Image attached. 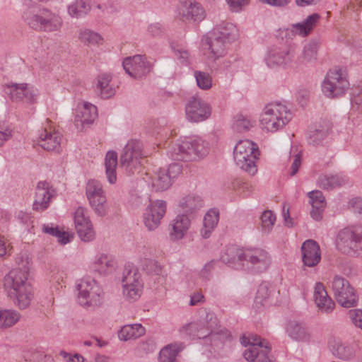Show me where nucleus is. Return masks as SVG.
I'll use <instances>...</instances> for the list:
<instances>
[{"label":"nucleus","instance_id":"f257e3e1","mask_svg":"<svg viewBox=\"0 0 362 362\" xmlns=\"http://www.w3.org/2000/svg\"><path fill=\"white\" fill-rule=\"evenodd\" d=\"M26 268L13 269L4 278V286L8 296L20 309L27 308L34 296L33 288Z\"/></svg>","mask_w":362,"mask_h":362},{"label":"nucleus","instance_id":"f03ea898","mask_svg":"<svg viewBox=\"0 0 362 362\" xmlns=\"http://www.w3.org/2000/svg\"><path fill=\"white\" fill-rule=\"evenodd\" d=\"M22 18L29 28L40 32L59 31L63 25L62 17L47 8H28L23 11Z\"/></svg>","mask_w":362,"mask_h":362},{"label":"nucleus","instance_id":"7ed1b4c3","mask_svg":"<svg viewBox=\"0 0 362 362\" xmlns=\"http://www.w3.org/2000/svg\"><path fill=\"white\" fill-rule=\"evenodd\" d=\"M209 143L200 137L185 138L175 144L168 152L173 160L192 161L209 153Z\"/></svg>","mask_w":362,"mask_h":362},{"label":"nucleus","instance_id":"20e7f679","mask_svg":"<svg viewBox=\"0 0 362 362\" xmlns=\"http://www.w3.org/2000/svg\"><path fill=\"white\" fill-rule=\"evenodd\" d=\"M236 37V28L228 23L225 27L216 28L205 35L202 40V45L204 49L210 51L209 57L216 60L225 54L227 45L234 41Z\"/></svg>","mask_w":362,"mask_h":362},{"label":"nucleus","instance_id":"39448f33","mask_svg":"<svg viewBox=\"0 0 362 362\" xmlns=\"http://www.w3.org/2000/svg\"><path fill=\"white\" fill-rule=\"evenodd\" d=\"M259 156L257 144L249 139L239 141L234 147L233 158L236 165L251 175L257 171L256 161Z\"/></svg>","mask_w":362,"mask_h":362},{"label":"nucleus","instance_id":"423d86ee","mask_svg":"<svg viewBox=\"0 0 362 362\" xmlns=\"http://www.w3.org/2000/svg\"><path fill=\"white\" fill-rule=\"evenodd\" d=\"M291 119V112L288 107L279 102L267 105L261 115L262 128L275 132L283 128Z\"/></svg>","mask_w":362,"mask_h":362},{"label":"nucleus","instance_id":"0eeeda50","mask_svg":"<svg viewBox=\"0 0 362 362\" xmlns=\"http://www.w3.org/2000/svg\"><path fill=\"white\" fill-rule=\"evenodd\" d=\"M241 344L247 347L243 356L250 362H274L273 356L270 354L271 348L268 342L258 336L241 338Z\"/></svg>","mask_w":362,"mask_h":362},{"label":"nucleus","instance_id":"6e6552de","mask_svg":"<svg viewBox=\"0 0 362 362\" xmlns=\"http://www.w3.org/2000/svg\"><path fill=\"white\" fill-rule=\"evenodd\" d=\"M242 269L252 273H262L267 270L271 264V257L264 249L260 247H244Z\"/></svg>","mask_w":362,"mask_h":362},{"label":"nucleus","instance_id":"1a4fd4ad","mask_svg":"<svg viewBox=\"0 0 362 362\" xmlns=\"http://www.w3.org/2000/svg\"><path fill=\"white\" fill-rule=\"evenodd\" d=\"M78 302L83 307H96L102 302V289L97 282L90 278L81 279L76 284Z\"/></svg>","mask_w":362,"mask_h":362},{"label":"nucleus","instance_id":"9d476101","mask_svg":"<svg viewBox=\"0 0 362 362\" xmlns=\"http://www.w3.org/2000/svg\"><path fill=\"white\" fill-rule=\"evenodd\" d=\"M123 296L129 301L137 300L141 295L143 284L138 269L132 264H126L122 275Z\"/></svg>","mask_w":362,"mask_h":362},{"label":"nucleus","instance_id":"9b49d317","mask_svg":"<svg viewBox=\"0 0 362 362\" xmlns=\"http://www.w3.org/2000/svg\"><path fill=\"white\" fill-rule=\"evenodd\" d=\"M349 86L347 78L343 76L340 69H330L322 84L324 95L329 98L344 95Z\"/></svg>","mask_w":362,"mask_h":362},{"label":"nucleus","instance_id":"f8f14e48","mask_svg":"<svg viewBox=\"0 0 362 362\" xmlns=\"http://www.w3.org/2000/svg\"><path fill=\"white\" fill-rule=\"evenodd\" d=\"M332 288L337 301L344 308L354 307L358 296L349 281L341 276H335L332 281Z\"/></svg>","mask_w":362,"mask_h":362},{"label":"nucleus","instance_id":"ddd939ff","mask_svg":"<svg viewBox=\"0 0 362 362\" xmlns=\"http://www.w3.org/2000/svg\"><path fill=\"white\" fill-rule=\"evenodd\" d=\"M142 144L136 139L129 140L120 155V165L129 174H133L140 166L142 158Z\"/></svg>","mask_w":362,"mask_h":362},{"label":"nucleus","instance_id":"4468645a","mask_svg":"<svg viewBox=\"0 0 362 362\" xmlns=\"http://www.w3.org/2000/svg\"><path fill=\"white\" fill-rule=\"evenodd\" d=\"M86 195L95 213L100 216H104L107 214V198L102 184L98 180H89L86 186Z\"/></svg>","mask_w":362,"mask_h":362},{"label":"nucleus","instance_id":"2eb2a0df","mask_svg":"<svg viewBox=\"0 0 362 362\" xmlns=\"http://www.w3.org/2000/svg\"><path fill=\"white\" fill-rule=\"evenodd\" d=\"M336 245L342 253L351 255L362 252V231L351 230L345 228L338 233Z\"/></svg>","mask_w":362,"mask_h":362},{"label":"nucleus","instance_id":"dca6fc26","mask_svg":"<svg viewBox=\"0 0 362 362\" xmlns=\"http://www.w3.org/2000/svg\"><path fill=\"white\" fill-rule=\"evenodd\" d=\"M269 67L296 68L295 52L288 47H274L270 48L265 57Z\"/></svg>","mask_w":362,"mask_h":362},{"label":"nucleus","instance_id":"f3484780","mask_svg":"<svg viewBox=\"0 0 362 362\" xmlns=\"http://www.w3.org/2000/svg\"><path fill=\"white\" fill-rule=\"evenodd\" d=\"M50 121L47 119L43 127L39 131L35 144L47 151H55L59 153L62 142V135L59 132L53 131L49 126Z\"/></svg>","mask_w":362,"mask_h":362},{"label":"nucleus","instance_id":"a211bd4d","mask_svg":"<svg viewBox=\"0 0 362 362\" xmlns=\"http://www.w3.org/2000/svg\"><path fill=\"white\" fill-rule=\"evenodd\" d=\"M186 118L191 122H200L209 119L211 107L200 97L191 98L185 106Z\"/></svg>","mask_w":362,"mask_h":362},{"label":"nucleus","instance_id":"6ab92c4d","mask_svg":"<svg viewBox=\"0 0 362 362\" xmlns=\"http://www.w3.org/2000/svg\"><path fill=\"white\" fill-rule=\"evenodd\" d=\"M122 66L126 73L136 79L147 76L152 69V64L147 60L146 55L142 54L126 57Z\"/></svg>","mask_w":362,"mask_h":362},{"label":"nucleus","instance_id":"aec40b11","mask_svg":"<svg viewBox=\"0 0 362 362\" xmlns=\"http://www.w3.org/2000/svg\"><path fill=\"white\" fill-rule=\"evenodd\" d=\"M74 221L76 233L82 241L90 242L94 240L95 233L86 208L78 206L74 212Z\"/></svg>","mask_w":362,"mask_h":362},{"label":"nucleus","instance_id":"412c9836","mask_svg":"<svg viewBox=\"0 0 362 362\" xmlns=\"http://www.w3.org/2000/svg\"><path fill=\"white\" fill-rule=\"evenodd\" d=\"M166 212V202L156 200L151 202L144 213V223L149 231L154 230L160 224Z\"/></svg>","mask_w":362,"mask_h":362},{"label":"nucleus","instance_id":"4be33fe9","mask_svg":"<svg viewBox=\"0 0 362 362\" xmlns=\"http://www.w3.org/2000/svg\"><path fill=\"white\" fill-rule=\"evenodd\" d=\"M56 196L55 189L47 181H40L36 186L33 209L37 212L46 210L51 200Z\"/></svg>","mask_w":362,"mask_h":362},{"label":"nucleus","instance_id":"5701e85b","mask_svg":"<svg viewBox=\"0 0 362 362\" xmlns=\"http://www.w3.org/2000/svg\"><path fill=\"white\" fill-rule=\"evenodd\" d=\"M6 93L13 102L33 103L37 95V90L28 83H8L6 86Z\"/></svg>","mask_w":362,"mask_h":362},{"label":"nucleus","instance_id":"b1692460","mask_svg":"<svg viewBox=\"0 0 362 362\" xmlns=\"http://www.w3.org/2000/svg\"><path fill=\"white\" fill-rule=\"evenodd\" d=\"M181 19L185 22L199 23L206 17V11L202 4L195 0L185 2L180 13Z\"/></svg>","mask_w":362,"mask_h":362},{"label":"nucleus","instance_id":"393cba45","mask_svg":"<svg viewBox=\"0 0 362 362\" xmlns=\"http://www.w3.org/2000/svg\"><path fill=\"white\" fill-rule=\"evenodd\" d=\"M302 260L305 266L313 267L321 259L320 246L313 240H305L301 246Z\"/></svg>","mask_w":362,"mask_h":362},{"label":"nucleus","instance_id":"a878e982","mask_svg":"<svg viewBox=\"0 0 362 362\" xmlns=\"http://www.w3.org/2000/svg\"><path fill=\"white\" fill-rule=\"evenodd\" d=\"M348 182V177L341 173H325L319 176L317 185L325 190H332L342 187Z\"/></svg>","mask_w":362,"mask_h":362},{"label":"nucleus","instance_id":"bb28decb","mask_svg":"<svg viewBox=\"0 0 362 362\" xmlns=\"http://www.w3.org/2000/svg\"><path fill=\"white\" fill-rule=\"evenodd\" d=\"M328 345L332 354L341 360L347 361L355 355L354 349L348 344L343 343L339 339L330 336L328 339Z\"/></svg>","mask_w":362,"mask_h":362},{"label":"nucleus","instance_id":"cd10ccee","mask_svg":"<svg viewBox=\"0 0 362 362\" xmlns=\"http://www.w3.org/2000/svg\"><path fill=\"white\" fill-rule=\"evenodd\" d=\"M75 122L82 126L91 124L97 117V107L88 103H80L74 112Z\"/></svg>","mask_w":362,"mask_h":362},{"label":"nucleus","instance_id":"c85d7f7f","mask_svg":"<svg viewBox=\"0 0 362 362\" xmlns=\"http://www.w3.org/2000/svg\"><path fill=\"white\" fill-rule=\"evenodd\" d=\"M314 299L317 306L322 312L328 313L334 308V303L329 297L324 285L320 282L315 284Z\"/></svg>","mask_w":362,"mask_h":362},{"label":"nucleus","instance_id":"c756f323","mask_svg":"<svg viewBox=\"0 0 362 362\" xmlns=\"http://www.w3.org/2000/svg\"><path fill=\"white\" fill-rule=\"evenodd\" d=\"M244 247H239L236 245L226 247L221 256V260L236 269H242L243 255Z\"/></svg>","mask_w":362,"mask_h":362},{"label":"nucleus","instance_id":"7c9ffc66","mask_svg":"<svg viewBox=\"0 0 362 362\" xmlns=\"http://www.w3.org/2000/svg\"><path fill=\"white\" fill-rule=\"evenodd\" d=\"M172 230L170 235L172 240H178L184 238L190 226V219L183 214L177 215L170 223Z\"/></svg>","mask_w":362,"mask_h":362},{"label":"nucleus","instance_id":"2f4dec72","mask_svg":"<svg viewBox=\"0 0 362 362\" xmlns=\"http://www.w3.org/2000/svg\"><path fill=\"white\" fill-rule=\"evenodd\" d=\"M320 18L318 13L308 16L303 22L291 25V32L301 37H305L316 26Z\"/></svg>","mask_w":362,"mask_h":362},{"label":"nucleus","instance_id":"473e14b6","mask_svg":"<svg viewBox=\"0 0 362 362\" xmlns=\"http://www.w3.org/2000/svg\"><path fill=\"white\" fill-rule=\"evenodd\" d=\"M319 45L316 40H312L305 44L300 55L295 58L296 68L316 60Z\"/></svg>","mask_w":362,"mask_h":362},{"label":"nucleus","instance_id":"72a5a7b5","mask_svg":"<svg viewBox=\"0 0 362 362\" xmlns=\"http://www.w3.org/2000/svg\"><path fill=\"white\" fill-rule=\"evenodd\" d=\"M219 221V211L216 209H209L203 220V227L201 235L204 238H208L216 227Z\"/></svg>","mask_w":362,"mask_h":362},{"label":"nucleus","instance_id":"f704fd0d","mask_svg":"<svg viewBox=\"0 0 362 362\" xmlns=\"http://www.w3.org/2000/svg\"><path fill=\"white\" fill-rule=\"evenodd\" d=\"M286 332L292 339L303 341L310 339V333L306 326L297 321H290L286 325Z\"/></svg>","mask_w":362,"mask_h":362},{"label":"nucleus","instance_id":"c9c22d12","mask_svg":"<svg viewBox=\"0 0 362 362\" xmlns=\"http://www.w3.org/2000/svg\"><path fill=\"white\" fill-rule=\"evenodd\" d=\"M145 334V328L141 324L126 325L118 332L121 341L137 339Z\"/></svg>","mask_w":362,"mask_h":362},{"label":"nucleus","instance_id":"e433bc0d","mask_svg":"<svg viewBox=\"0 0 362 362\" xmlns=\"http://www.w3.org/2000/svg\"><path fill=\"white\" fill-rule=\"evenodd\" d=\"M105 174L108 182L115 184L117 181V153L109 151L105 158Z\"/></svg>","mask_w":362,"mask_h":362},{"label":"nucleus","instance_id":"4c0bfd02","mask_svg":"<svg viewBox=\"0 0 362 362\" xmlns=\"http://www.w3.org/2000/svg\"><path fill=\"white\" fill-rule=\"evenodd\" d=\"M179 206L185 213L194 214L202 207L203 200L199 196L189 194L180 201Z\"/></svg>","mask_w":362,"mask_h":362},{"label":"nucleus","instance_id":"58836bf2","mask_svg":"<svg viewBox=\"0 0 362 362\" xmlns=\"http://www.w3.org/2000/svg\"><path fill=\"white\" fill-rule=\"evenodd\" d=\"M111 79V76L107 74L99 75L97 78L96 90L102 98L107 99L115 93V89L110 85Z\"/></svg>","mask_w":362,"mask_h":362},{"label":"nucleus","instance_id":"ea45409f","mask_svg":"<svg viewBox=\"0 0 362 362\" xmlns=\"http://www.w3.org/2000/svg\"><path fill=\"white\" fill-rule=\"evenodd\" d=\"M184 349L182 343H174L164 346L159 352V362H174L179 352Z\"/></svg>","mask_w":362,"mask_h":362},{"label":"nucleus","instance_id":"a19ab883","mask_svg":"<svg viewBox=\"0 0 362 362\" xmlns=\"http://www.w3.org/2000/svg\"><path fill=\"white\" fill-rule=\"evenodd\" d=\"M95 268L99 273L106 274L112 272L116 266L114 258L108 255L100 254L97 256L95 262Z\"/></svg>","mask_w":362,"mask_h":362},{"label":"nucleus","instance_id":"79ce46f5","mask_svg":"<svg viewBox=\"0 0 362 362\" xmlns=\"http://www.w3.org/2000/svg\"><path fill=\"white\" fill-rule=\"evenodd\" d=\"M67 10L72 18H82L90 11V5L88 0H75L68 6Z\"/></svg>","mask_w":362,"mask_h":362},{"label":"nucleus","instance_id":"37998d69","mask_svg":"<svg viewBox=\"0 0 362 362\" xmlns=\"http://www.w3.org/2000/svg\"><path fill=\"white\" fill-rule=\"evenodd\" d=\"M20 318V313L14 310H0V328L11 327L18 322Z\"/></svg>","mask_w":362,"mask_h":362},{"label":"nucleus","instance_id":"c03bdc74","mask_svg":"<svg viewBox=\"0 0 362 362\" xmlns=\"http://www.w3.org/2000/svg\"><path fill=\"white\" fill-rule=\"evenodd\" d=\"M170 175L165 172V170H160L156 177L153 180L152 187L156 191H164L168 189L172 184Z\"/></svg>","mask_w":362,"mask_h":362},{"label":"nucleus","instance_id":"a18cd8bd","mask_svg":"<svg viewBox=\"0 0 362 362\" xmlns=\"http://www.w3.org/2000/svg\"><path fill=\"white\" fill-rule=\"evenodd\" d=\"M270 294L271 292L266 284L259 285L255 298L253 308L260 310L262 307L266 306Z\"/></svg>","mask_w":362,"mask_h":362},{"label":"nucleus","instance_id":"49530a36","mask_svg":"<svg viewBox=\"0 0 362 362\" xmlns=\"http://www.w3.org/2000/svg\"><path fill=\"white\" fill-rule=\"evenodd\" d=\"M42 231L45 233L56 237L58 240V242L62 245H65L70 241V238L68 233L59 230L57 226L54 227L52 224L43 225Z\"/></svg>","mask_w":362,"mask_h":362},{"label":"nucleus","instance_id":"de8ad7c7","mask_svg":"<svg viewBox=\"0 0 362 362\" xmlns=\"http://www.w3.org/2000/svg\"><path fill=\"white\" fill-rule=\"evenodd\" d=\"M255 124V121L251 119L249 117L243 115H238L234 119L233 128L239 132L248 131Z\"/></svg>","mask_w":362,"mask_h":362},{"label":"nucleus","instance_id":"09e8293b","mask_svg":"<svg viewBox=\"0 0 362 362\" xmlns=\"http://www.w3.org/2000/svg\"><path fill=\"white\" fill-rule=\"evenodd\" d=\"M170 47L175 57L179 60L180 64L184 65L189 64V52L183 45L173 42L170 43Z\"/></svg>","mask_w":362,"mask_h":362},{"label":"nucleus","instance_id":"8fccbe9b","mask_svg":"<svg viewBox=\"0 0 362 362\" xmlns=\"http://www.w3.org/2000/svg\"><path fill=\"white\" fill-rule=\"evenodd\" d=\"M79 40L87 45H95L98 44L101 40V36L89 29L81 30L78 34Z\"/></svg>","mask_w":362,"mask_h":362},{"label":"nucleus","instance_id":"3c124183","mask_svg":"<svg viewBox=\"0 0 362 362\" xmlns=\"http://www.w3.org/2000/svg\"><path fill=\"white\" fill-rule=\"evenodd\" d=\"M206 322L204 324L198 332H196V339H204L210 335L214 329L216 327V318L213 315H206Z\"/></svg>","mask_w":362,"mask_h":362},{"label":"nucleus","instance_id":"603ef678","mask_svg":"<svg viewBox=\"0 0 362 362\" xmlns=\"http://www.w3.org/2000/svg\"><path fill=\"white\" fill-rule=\"evenodd\" d=\"M141 266L148 274L154 275L162 274L163 268L155 259L144 258L141 260Z\"/></svg>","mask_w":362,"mask_h":362},{"label":"nucleus","instance_id":"864d4df0","mask_svg":"<svg viewBox=\"0 0 362 362\" xmlns=\"http://www.w3.org/2000/svg\"><path fill=\"white\" fill-rule=\"evenodd\" d=\"M195 77L198 87L202 90H209L212 87V78L209 73L194 71Z\"/></svg>","mask_w":362,"mask_h":362},{"label":"nucleus","instance_id":"5fc2aeb1","mask_svg":"<svg viewBox=\"0 0 362 362\" xmlns=\"http://www.w3.org/2000/svg\"><path fill=\"white\" fill-rule=\"evenodd\" d=\"M328 135L327 129H315L310 131L308 136V143L313 146L319 145Z\"/></svg>","mask_w":362,"mask_h":362},{"label":"nucleus","instance_id":"6e6d98bb","mask_svg":"<svg viewBox=\"0 0 362 362\" xmlns=\"http://www.w3.org/2000/svg\"><path fill=\"white\" fill-rule=\"evenodd\" d=\"M262 227L264 233H269L276 221V216L272 211H265L261 216Z\"/></svg>","mask_w":362,"mask_h":362},{"label":"nucleus","instance_id":"4d7b16f0","mask_svg":"<svg viewBox=\"0 0 362 362\" xmlns=\"http://www.w3.org/2000/svg\"><path fill=\"white\" fill-rule=\"evenodd\" d=\"M206 319L205 320H200L199 322H194L188 324L184 327L181 332L182 334L189 335L192 339H196V332H198L199 329L202 328L206 324Z\"/></svg>","mask_w":362,"mask_h":362},{"label":"nucleus","instance_id":"13d9d810","mask_svg":"<svg viewBox=\"0 0 362 362\" xmlns=\"http://www.w3.org/2000/svg\"><path fill=\"white\" fill-rule=\"evenodd\" d=\"M12 129L5 122H0V146L12 137Z\"/></svg>","mask_w":362,"mask_h":362},{"label":"nucleus","instance_id":"bf43d9fd","mask_svg":"<svg viewBox=\"0 0 362 362\" xmlns=\"http://www.w3.org/2000/svg\"><path fill=\"white\" fill-rule=\"evenodd\" d=\"M310 204L326 206L325 198L320 190H313L308 193Z\"/></svg>","mask_w":362,"mask_h":362},{"label":"nucleus","instance_id":"052dcab7","mask_svg":"<svg viewBox=\"0 0 362 362\" xmlns=\"http://www.w3.org/2000/svg\"><path fill=\"white\" fill-rule=\"evenodd\" d=\"M349 316L352 322L362 330V310H351L349 312Z\"/></svg>","mask_w":362,"mask_h":362},{"label":"nucleus","instance_id":"680f3d73","mask_svg":"<svg viewBox=\"0 0 362 362\" xmlns=\"http://www.w3.org/2000/svg\"><path fill=\"white\" fill-rule=\"evenodd\" d=\"M228 5L233 11L238 12L248 4L247 0H226Z\"/></svg>","mask_w":362,"mask_h":362},{"label":"nucleus","instance_id":"e2e57ef3","mask_svg":"<svg viewBox=\"0 0 362 362\" xmlns=\"http://www.w3.org/2000/svg\"><path fill=\"white\" fill-rule=\"evenodd\" d=\"M168 175H170V180L173 181V179L177 177L182 172V166L179 163H172L169 165L168 170H165Z\"/></svg>","mask_w":362,"mask_h":362},{"label":"nucleus","instance_id":"0e129e2a","mask_svg":"<svg viewBox=\"0 0 362 362\" xmlns=\"http://www.w3.org/2000/svg\"><path fill=\"white\" fill-rule=\"evenodd\" d=\"M312 209L310 210V216L311 217L318 221L322 218L323 211L325 210V206L321 205H315L311 204Z\"/></svg>","mask_w":362,"mask_h":362},{"label":"nucleus","instance_id":"69168bd1","mask_svg":"<svg viewBox=\"0 0 362 362\" xmlns=\"http://www.w3.org/2000/svg\"><path fill=\"white\" fill-rule=\"evenodd\" d=\"M60 356L63 357L66 362H83V357L78 354L71 355V354L66 353L64 351L60 352Z\"/></svg>","mask_w":362,"mask_h":362},{"label":"nucleus","instance_id":"338daca9","mask_svg":"<svg viewBox=\"0 0 362 362\" xmlns=\"http://www.w3.org/2000/svg\"><path fill=\"white\" fill-rule=\"evenodd\" d=\"M350 204L354 212L362 216V197L352 199Z\"/></svg>","mask_w":362,"mask_h":362},{"label":"nucleus","instance_id":"774afa93","mask_svg":"<svg viewBox=\"0 0 362 362\" xmlns=\"http://www.w3.org/2000/svg\"><path fill=\"white\" fill-rule=\"evenodd\" d=\"M30 360L32 362H52V361L50 356H47L40 352H35L32 354L31 358Z\"/></svg>","mask_w":362,"mask_h":362}]
</instances>
